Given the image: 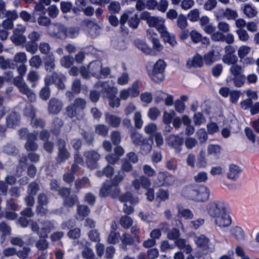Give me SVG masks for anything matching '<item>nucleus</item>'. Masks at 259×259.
I'll use <instances>...</instances> for the list:
<instances>
[{
	"label": "nucleus",
	"instance_id": "1",
	"mask_svg": "<svg viewBox=\"0 0 259 259\" xmlns=\"http://www.w3.org/2000/svg\"><path fill=\"white\" fill-rule=\"evenodd\" d=\"M141 19L146 21L149 27H155L164 41L168 43L170 46L174 47L177 44L176 37L173 33L168 31L164 25V19L151 16L147 11L143 12L141 16Z\"/></svg>",
	"mask_w": 259,
	"mask_h": 259
},
{
	"label": "nucleus",
	"instance_id": "2",
	"mask_svg": "<svg viewBox=\"0 0 259 259\" xmlns=\"http://www.w3.org/2000/svg\"><path fill=\"white\" fill-rule=\"evenodd\" d=\"M31 230L37 233L40 238H47L49 234L55 229L54 224L49 221H30Z\"/></svg>",
	"mask_w": 259,
	"mask_h": 259
},
{
	"label": "nucleus",
	"instance_id": "3",
	"mask_svg": "<svg viewBox=\"0 0 259 259\" xmlns=\"http://www.w3.org/2000/svg\"><path fill=\"white\" fill-rule=\"evenodd\" d=\"M209 193V189L204 186L191 187L186 190V195L189 198L199 202L207 200Z\"/></svg>",
	"mask_w": 259,
	"mask_h": 259
},
{
	"label": "nucleus",
	"instance_id": "4",
	"mask_svg": "<svg viewBox=\"0 0 259 259\" xmlns=\"http://www.w3.org/2000/svg\"><path fill=\"white\" fill-rule=\"evenodd\" d=\"M166 63L162 59H159L153 65L151 70L148 71L150 78L156 83H159L164 79V71Z\"/></svg>",
	"mask_w": 259,
	"mask_h": 259
},
{
	"label": "nucleus",
	"instance_id": "5",
	"mask_svg": "<svg viewBox=\"0 0 259 259\" xmlns=\"http://www.w3.org/2000/svg\"><path fill=\"white\" fill-rule=\"evenodd\" d=\"M227 204L222 201L217 200L208 203L205 207L207 214L214 219L227 210Z\"/></svg>",
	"mask_w": 259,
	"mask_h": 259
},
{
	"label": "nucleus",
	"instance_id": "6",
	"mask_svg": "<svg viewBox=\"0 0 259 259\" xmlns=\"http://www.w3.org/2000/svg\"><path fill=\"white\" fill-rule=\"evenodd\" d=\"M119 200L124 203L123 211L130 214L134 211V208L132 205H128L127 203L130 202L131 204L134 205L138 203V198L134 197L130 192H126L119 196Z\"/></svg>",
	"mask_w": 259,
	"mask_h": 259
},
{
	"label": "nucleus",
	"instance_id": "7",
	"mask_svg": "<svg viewBox=\"0 0 259 259\" xmlns=\"http://www.w3.org/2000/svg\"><path fill=\"white\" fill-rule=\"evenodd\" d=\"M14 83L18 88L19 92L26 95L30 101L32 102L35 100V94L24 81L21 77H16L14 79Z\"/></svg>",
	"mask_w": 259,
	"mask_h": 259
},
{
	"label": "nucleus",
	"instance_id": "8",
	"mask_svg": "<svg viewBox=\"0 0 259 259\" xmlns=\"http://www.w3.org/2000/svg\"><path fill=\"white\" fill-rule=\"evenodd\" d=\"M194 241L197 246L203 250L207 251L209 252H213L215 251L214 246L210 244L209 239L204 235L195 236Z\"/></svg>",
	"mask_w": 259,
	"mask_h": 259
},
{
	"label": "nucleus",
	"instance_id": "9",
	"mask_svg": "<svg viewBox=\"0 0 259 259\" xmlns=\"http://www.w3.org/2000/svg\"><path fill=\"white\" fill-rule=\"evenodd\" d=\"M95 87L98 88H101L102 91L106 94V97L115 96L118 93L117 88L114 86V83L112 80L99 81L95 84Z\"/></svg>",
	"mask_w": 259,
	"mask_h": 259
},
{
	"label": "nucleus",
	"instance_id": "10",
	"mask_svg": "<svg viewBox=\"0 0 259 259\" xmlns=\"http://www.w3.org/2000/svg\"><path fill=\"white\" fill-rule=\"evenodd\" d=\"M120 193V189L118 187L112 186V184L109 182L103 183L100 190L99 195L102 197H106L110 196L112 198H116Z\"/></svg>",
	"mask_w": 259,
	"mask_h": 259
},
{
	"label": "nucleus",
	"instance_id": "11",
	"mask_svg": "<svg viewBox=\"0 0 259 259\" xmlns=\"http://www.w3.org/2000/svg\"><path fill=\"white\" fill-rule=\"evenodd\" d=\"M213 222L216 227L220 229H224L229 227L232 223L231 217L225 211L221 215L213 219Z\"/></svg>",
	"mask_w": 259,
	"mask_h": 259
},
{
	"label": "nucleus",
	"instance_id": "12",
	"mask_svg": "<svg viewBox=\"0 0 259 259\" xmlns=\"http://www.w3.org/2000/svg\"><path fill=\"white\" fill-rule=\"evenodd\" d=\"M65 80V77L64 75L54 72L52 75H48L45 78V82L46 85H49L54 83L59 89H63L65 88V84L63 83V81Z\"/></svg>",
	"mask_w": 259,
	"mask_h": 259
},
{
	"label": "nucleus",
	"instance_id": "13",
	"mask_svg": "<svg viewBox=\"0 0 259 259\" xmlns=\"http://www.w3.org/2000/svg\"><path fill=\"white\" fill-rule=\"evenodd\" d=\"M235 50L231 46H227L225 48V55L223 56V62L227 65H232L237 63L238 58L234 54Z\"/></svg>",
	"mask_w": 259,
	"mask_h": 259
},
{
	"label": "nucleus",
	"instance_id": "14",
	"mask_svg": "<svg viewBox=\"0 0 259 259\" xmlns=\"http://www.w3.org/2000/svg\"><path fill=\"white\" fill-rule=\"evenodd\" d=\"M86 163L88 167L95 169L98 167L97 161L100 159V154L95 151H89L84 153Z\"/></svg>",
	"mask_w": 259,
	"mask_h": 259
},
{
	"label": "nucleus",
	"instance_id": "15",
	"mask_svg": "<svg viewBox=\"0 0 259 259\" xmlns=\"http://www.w3.org/2000/svg\"><path fill=\"white\" fill-rule=\"evenodd\" d=\"M157 184L159 186H167L172 185L175 182V178L165 172H159L157 176Z\"/></svg>",
	"mask_w": 259,
	"mask_h": 259
},
{
	"label": "nucleus",
	"instance_id": "16",
	"mask_svg": "<svg viewBox=\"0 0 259 259\" xmlns=\"http://www.w3.org/2000/svg\"><path fill=\"white\" fill-rule=\"evenodd\" d=\"M151 184L150 180L145 176H141L132 182V185L136 190H138L141 188L145 189H148Z\"/></svg>",
	"mask_w": 259,
	"mask_h": 259
},
{
	"label": "nucleus",
	"instance_id": "17",
	"mask_svg": "<svg viewBox=\"0 0 259 259\" xmlns=\"http://www.w3.org/2000/svg\"><path fill=\"white\" fill-rule=\"evenodd\" d=\"M65 142L60 140L58 142V162L61 163L67 160L70 157V154L65 148Z\"/></svg>",
	"mask_w": 259,
	"mask_h": 259
},
{
	"label": "nucleus",
	"instance_id": "18",
	"mask_svg": "<svg viewBox=\"0 0 259 259\" xmlns=\"http://www.w3.org/2000/svg\"><path fill=\"white\" fill-rule=\"evenodd\" d=\"M241 171L240 167L234 164L229 165L227 172V178L232 181H236Z\"/></svg>",
	"mask_w": 259,
	"mask_h": 259
},
{
	"label": "nucleus",
	"instance_id": "19",
	"mask_svg": "<svg viewBox=\"0 0 259 259\" xmlns=\"http://www.w3.org/2000/svg\"><path fill=\"white\" fill-rule=\"evenodd\" d=\"M230 233L231 236L237 241H241L245 239V232L240 226L237 225L232 226L230 229Z\"/></svg>",
	"mask_w": 259,
	"mask_h": 259
},
{
	"label": "nucleus",
	"instance_id": "20",
	"mask_svg": "<svg viewBox=\"0 0 259 259\" xmlns=\"http://www.w3.org/2000/svg\"><path fill=\"white\" fill-rule=\"evenodd\" d=\"M63 103L62 101L56 98H52L49 102V112L52 114H57L61 111Z\"/></svg>",
	"mask_w": 259,
	"mask_h": 259
},
{
	"label": "nucleus",
	"instance_id": "21",
	"mask_svg": "<svg viewBox=\"0 0 259 259\" xmlns=\"http://www.w3.org/2000/svg\"><path fill=\"white\" fill-rule=\"evenodd\" d=\"M105 120L106 123L113 127H118L121 122V118L119 117L109 113L105 114Z\"/></svg>",
	"mask_w": 259,
	"mask_h": 259
},
{
	"label": "nucleus",
	"instance_id": "22",
	"mask_svg": "<svg viewBox=\"0 0 259 259\" xmlns=\"http://www.w3.org/2000/svg\"><path fill=\"white\" fill-rule=\"evenodd\" d=\"M48 199L47 196L43 193L40 194L38 196V205L37 207V211L41 214H46L47 212V209L44 207L48 203Z\"/></svg>",
	"mask_w": 259,
	"mask_h": 259
},
{
	"label": "nucleus",
	"instance_id": "23",
	"mask_svg": "<svg viewBox=\"0 0 259 259\" xmlns=\"http://www.w3.org/2000/svg\"><path fill=\"white\" fill-rule=\"evenodd\" d=\"M101 67L102 63L100 61L91 62L89 65L90 74L97 78H100Z\"/></svg>",
	"mask_w": 259,
	"mask_h": 259
},
{
	"label": "nucleus",
	"instance_id": "24",
	"mask_svg": "<svg viewBox=\"0 0 259 259\" xmlns=\"http://www.w3.org/2000/svg\"><path fill=\"white\" fill-rule=\"evenodd\" d=\"M175 243L179 249L184 250L187 254H190L193 251L191 245L187 243L185 239L180 238L175 241Z\"/></svg>",
	"mask_w": 259,
	"mask_h": 259
},
{
	"label": "nucleus",
	"instance_id": "25",
	"mask_svg": "<svg viewBox=\"0 0 259 259\" xmlns=\"http://www.w3.org/2000/svg\"><path fill=\"white\" fill-rule=\"evenodd\" d=\"M36 139L35 134L31 133L28 135L27 141L25 145V147L27 151H35L37 149L38 145L34 142Z\"/></svg>",
	"mask_w": 259,
	"mask_h": 259
},
{
	"label": "nucleus",
	"instance_id": "26",
	"mask_svg": "<svg viewBox=\"0 0 259 259\" xmlns=\"http://www.w3.org/2000/svg\"><path fill=\"white\" fill-rule=\"evenodd\" d=\"M167 144L176 149H178L183 144V139L180 137L171 135L166 140Z\"/></svg>",
	"mask_w": 259,
	"mask_h": 259
},
{
	"label": "nucleus",
	"instance_id": "27",
	"mask_svg": "<svg viewBox=\"0 0 259 259\" xmlns=\"http://www.w3.org/2000/svg\"><path fill=\"white\" fill-rule=\"evenodd\" d=\"M44 65L47 71L52 72L55 67V59L53 53H51L44 58Z\"/></svg>",
	"mask_w": 259,
	"mask_h": 259
},
{
	"label": "nucleus",
	"instance_id": "28",
	"mask_svg": "<svg viewBox=\"0 0 259 259\" xmlns=\"http://www.w3.org/2000/svg\"><path fill=\"white\" fill-rule=\"evenodd\" d=\"M116 225L115 224H113L112 225V230L110 232L108 239L107 242L109 244H115L119 242V240H120V233L115 231Z\"/></svg>",
	"mask_w": 259,
	"mask_h": 259
},
{
	"label": "nucleus",
	"instance_id": "29",
	"mask_svg": "<svg viewBox=\"0 0 259 259\" xmlns=\"http://www.w3.org/2000/svg\"><path fill=\"white\" fill-rule=\"evenodd\" d=\"M131 138L132 142L135 146H140L147 139L139 133L133 131L131 133Z\"/></svg>",
	"mask_w": 259,
	"mask_h": 259
},
{
	"label": "nucleus",
	"instance_id": "30",
	"mask_svg": "<svg viewBox=\"0 0 259 259\" xmlns=\"http://www.w3.org/2000/svg\"><path fill=\"white\" fill-rule=\"evenodd\" d=\"M135 44L137 47L144 53L153 56L156 55V53L153 51L152 49L149 47L144 42L141 40H137L135 42Z\"/></svg>",
	"mask_w": 259,
	"mask_h": 259
},
{
	"label": "nucleus",
	"instance_id": "31",
	"mask_svg": "<svg viewBox=\"0 0 259 259\" xmlns=\"http://www.w3.org/2000/svg\"><path fill=\"white\" fill-rule=\"evenodd\" d=\"M244 14L248 18H251L255 17L257 14V11L256 8L252 5L248 4H245L243 9Z\"/></svg>",
	"mask_w": 259,
	"mask_h": 259
},
{
	"label": "nucleus",
	"instance_id": "32",
	"mask_svg": "<svg viewBox=\"0 0 259 259\" xmlns=\"http://www.w3.org/2000/svg\"><path fill=\"white\" fill-rule=\"evenodd\" d=\"M177 208L178 217L189 220L193 218V214L190 210L183 207L181 205H178Z\"/></svg>",
	"mask_w": 259,
	"mask_h": 259
},
{
	"label": "nucleus",
	"instance_id": "33",
	"mask_svg": "<svg viewBox=\"0 0 259 259\" xmlns=\"http://www.w3.org/2000/svg\"><path fill=\"white\" fill-rule=\"evenodd\" d=\"M244 75H241L239 76L231 77H228L226 81L228 83H230L232 81H233L234 85L237 88L241 87L244 83Z\"/></svg>",
	"mask_w": 259,
	"mask_h": 259
},
{
	"label": "nucleus",
	"instance_id": "34",
	"mask_svg": "<svg viewBox=\"0 0 259 259\" xmlns=\"http://www.w3.org/2000/svg\"><path fill=\"white\" fill-rule=\"evenodd\" d=\"M203 64L202 57L198 54L195 55L187 62V66L189 67H200Z\"/></svg>",
	"mask_w": 259,
	"mask_h": 259
},
{
	"label": "nucleus",
	"instance_id": "35",
	"mask_svg": "<svg viewBox=\"0 0 259 259\" xmlns=\"http://www.w3.org/2000/svg\"><path fill=\"white\" fill-rule=\"evenodd\" d=\"M19 115L15 113H11L6 119L8 126L14 127L18 124L19 121Z\"/></svg>",
	"mask_w": 259,
	"mask_h": 259
},
{
	"label": "nucleus",
	"instance_id": "36",
	"mask_svg": "<svg viewBox=\"0 0 259 259\" xmlns=\"http://www.w3.org/2000/svg\"><path fill=\"white\" fill-rule=\"evenodd\" d=\"M218 54V53H215L214 51L208 52L203 57L205 63L207 65H210L219 59Z\"/></svg>",
	"mask_w": 259,
	"mask_h": 259
},
{
	"label": "nucleus",
	"instance_id": "37",
	"mask_svg": "<svg viewBox=\"0 0 259 259\" xmlns=\"http://www.w3.org/2000/svg\"><path fill=\"white\" fill-rule=\"evenodd\" d=\"M126 89L128 91L131 98H136L140 94L139 85L137 81L133 82L131 87Z\"/></svg>",
	"mask_w": 259,
	"mask_h": 259
},
{
	"label": "nucleus",
	"instance_id": "38",
	"mask_svg": "<svg viewBox=\"0 0 259 259\" xmlns=\"http://www.w3.org/2000/svg\"><path fill=\"white\" fill-rule=\"evenodd\" d=\"M208 164L207 159L205 155V151L201 150L197 156L196 166L198 168H205Z\"/></svg>",
	"mask_w": 259,
	"mask_h": 259
},
{
	"label": "nucleus",
	"instance_id": "39",
	"mask_svg": "<svg viewBox=\"0 0 259 259\" xmlns=\"http://www.w3.org/2000/svg\"><path fill=\"white\" fill-rule=\"evenodd\" d=\"M66 112L68 116L73 118L79 115L82 112L79 109L76 108V106L71 104L66 108Z\"/></svg>",
	"mask_w": 259,
	"mask_h": 259
},
{
	"label": "nucleus",
	"instance_id": "40",
	"mask_svg": "<svg viewBox=\"0 0 259 259\" xmlns=\"http://www.w3.org/2000/svg\"><path fill=\"white\" fill-rule=\"evenodd\" d=\"M90 212V209L87 206L79 205L77 206V219L82 220L83 218L87 216Z\"/></svg>",
	"mask_w": 259,
	"mask_h": 259
},
{
	"label": "nucleus",
	"instance_id": "41",
	"mask_svg": "<svg viewBox=\"0 0 259 259\" xmlns=\"http://www.w3.org/2000/svg\"><path fill=\"white\" fill-rule=\"evenodd\" d=\"M153 144V140L152 139L148 138L141 144V150L143 154H147L149 153L152 149V145Z\"/></svg>",
	"mask_w": 259,
	"mask_h": 259
},
{
	"label": "nucleus",
	"instance_id": "42",
	"mask_svg": "<svg viewBox=\"0 0 259 259\" xmlns=\"http://www.w3.org/2000/svg\"><path fill=\"white\" fill-rule=\"evenodd\" d=\"M251 48L247 45H242L237 50V54L240 60H242L246 57L251 52Z\"/></svg>",
	"mask_w": 259,
	"mask_h": 259
},
{
	"label": "nucleus",
	"instance_id": "43",
	"mask_svg": "<svg viewBox=\"0 0 259 259\" xmlns=\"http://www.w3.org/2000/svg\"><path fill=\"white\" fill-rule=\"evenodd\" d=\"M13 61L16 64L20 65L25 64L27 61V56L24 52H19L16 53L13 58Z\"/></svg>",
	"mask_w": 259,
	"mask_h": 259
},
{
	"label": "nucleus",
	"instance_id": "44",
	"mask_svg": "<svg viewBox=\"0 0 259 259\" xmlns=\"http://www.w3.org/2000/svg\"><path fill=\"white\" fill-rule=\"evenodd\" d=\"M11 40L16 45H20L26 41V37L23 34L14 33L11 37Z\"/></svg>",
	"mask_w": 259,
	"mask_h": 259
},
{
	"label": "nucleus",
	"instance_id": "45",
	"mask_svg": "<svg viewBox=\"0 0 259 259\" xmlns=\"http://www.w3.org/2000/svg\"><path fill=\"white\" fill-rule=\"evenodd\" d=\"M108 131V127L104 124H99L95 126V133L103 137H106L107 135Z\"/></svg>",
	"mask_w": 259,
	"mask_h": 259
},
{
	"label": "nucleus",
	"instance_id": "46",
	"mask_svg": "<svg viewBox=\"0 0 259 259\" xmlns=\"http://www.w3.org/2000/svg\"><path fill=\"white\" fill-rule=\"evenodd\" d=\"M223 15L228 20H234L238 17L237 11L230 8H227L225 10Z\"/></svg>",
	"mask_w": 259,
	"mask_h": 259
},
{
	"label": "nucleus",
	"instance_id": "47",
	"mask_svg": "<svg viewBox=\"0 0 259 259\" xmlns=\"http://www.w3.org/2000/svg\"><path fill=\"white\" fill-rule=\"evenodd\" d=\"M230 72L233 76H239L243 75V69L241 65L235 63L230 67Z\"/></svg>",
	"mask_w": 259,
	"mask_h": 259
},
{
	"label": "nucleus",
	"instance_id": "48",
	"mask_svg": "<svg viewBox=\"0 0 259 259\" xmlns=\"http://www.w3.org/2000/svg\"><path fill=\"white\" fill-rule=\"evenodd\" d=\"M221 152V147L218 145L211 144L207 147V153L208 155L214 156L219 155Z\"/></svg>",
	"mask_w": 259,
	"mask_h": 259
},
{
	"label": "nucleus",
	"instance_id": "49",
	"mask_svg": "<svg viewBox=\"0 0 259 259\" xmlns=\"http://www.w3.org/2000/svg\"><path fill=\"white\" fill-rule=\"evenodd\" d=\"M88 30L91 33L92 35H94V33H99L100 30V27L95 22L92 21H87L85 22Z\"/></svg>",
	"mask_w": 259,
	"mask_h": 259
},
{
	"label": "nucleus",
	"instance_id": "50",
	"mask_svg": "<svg viewBox=\"0 0 259 259\" xmlns=\"http://www.w3.org/2000/svg\"><path fill=\"white\" fill-rule=\"evenodd\" d=\"M130 80V75L126 71L123 72L117 79V83L120 85L128 84Z\"/></svg>",
	"mask_w": 259,
	"mask_h": 259
},
{
	"label": "nucleus",
	"instance_id": "51",
	"mask_svg": "<svg viewBox=\"0 0 259 259\" xmlns=\"http://www.w3.org/2000/svg\"><path fill=\"white\" fill-rule=\"evenodd\" d=\"M79 28L77 27H66V37L73 38L77 37L79 34Z\"/></svg>",
	"mask_w": 259,
	"mask_h": 259
},
{
	"label": "nucleus",
	"instance_id": "52",
	"mask_svg": "<svg viewBox=\"0 0 259 259\" xmlns=\"http://www.w3.org/2000/svg\"><path fill=\"white\" fill-rule=\"evenodd\" d=\"M236 33L240 41L247 42L249 40V35L246 30L244 29H237Z\"/></svg>",
	"mask_w": 259,
	"mask_h": 259
},
{
	"label": "nucleus",
	"instance_id": "53",
	"mask_svg": "<svg viewBox=\"0 0 259 259\" xmlns=\"http://www.w3.org/2000/svg\"><path fill=\"white\" fill-rule=\"evenodd\" d=\"M177 26L181 29H185L188 26V22L186 16L183 14L180 15L177 20Z\"/></svg>",
	"mask_w": 259,
	"mask_h": 259
},
{
	"label": "nucleus",
	"instance_id": "54",
	"mask_svg": "<svg viewBox=\"0 0 259 259\" xmlns=\"http://www.w3.org/2000/svg\"><path fill=\"white\" fill-rule=\"evenodd\" d=\"M134 121L135 126L137 128L140 129L142 127L143 121L141 112L137 111L134 113Z\"/></svg>",
	"mask_w": 259,
	"mask_h": 259
},
{
	"label": "nucleus",
	"instance_id": "55",
	"mask_svg": "<svg viewBox=\"0 0 259 259\" xmlns=\"http://www.w3.org/2000/svg\"><path fill=\"white\" fill-rule=\"evenodd\" d=\"M133 220L127 215H123L120 219V224L125 229H128L132 225Z\"/></svg>",
	"mask_w": 259,
	"mask_h": 259
},
{
	"label": "nucleus",
	"instance_id": "56",
	"mask_svg": "<svg viewBox=\"0 0 259 259\" xmlns=\"http://www.w3.org/2000/svg\"><path fill=\"white\" fill-rule=\"evenodd\" d=\"M29 65L35 68H38L42 64V60L38 55L33 56L29 61Z\"/></svg>",
	"mask_w": 259,
	"mask_h": 259
},
{
	"label": "nucleus",
	"instance_id": "57",
	"mask_svg": "<svg viewBox=\"0 0 259 259\" xmlns=\"http://www.w3.org/2000/svg\"><path fill=\"white\" fill-rule=\"evenodd\" d=\"M193 120L195 125H200L206 122L205 117L200 112H197L194 115Z\"/></svg>",
	"mask_w": 259,
	"mask_h": 259
},
{
	"label": "nucleus",
	"instance_id": "58",
	"mask_svg": "<svg viewBox=\"0 0 259 259\" xmlns=\"http://www.w3.org/2000/svg\"><path fill=\"white\" fill-rule=\"evenodd\" d=\"M120 240L122 244L124 245H132L134 243L133 237L130 234L125 233L120 236Z\"/></svg>",
	"mask_w": 259,
	"mask_h": 259
},
{
	"label": "nucleus",
	"instance_id": "59",
	"mask_svg": "<svg viewBox=\"0 0 259 259\" xmlns=\"http://www.w3.org/2000/svg\"><path fill=\"white\" fill-rule=\"evenodd\" d=\"M72 104H73V106H76V108L79 109L81 112H82L86 107L87 102L84 99L77 98L75 99Z\"/></svg>",
	"mask_w": 259,
	"mask_h": 259
},
{
	"label": "nucleus",
	"instance_id": "60",
	"mask_svg": "<svg viewBox=\"0 0 259 259\" xmlns=\"http://www.w3.org/2000/svg\"><path fill=\"white\" fill-rule=\"evenodd\" d=\"M175 115L176 113L174 111H171L169 112L166 111L164 112L162 116L163 122L166 124H169L171 122L172 119L174 118Z\"/></svg>",
	"mask_w": 259,
	"mask_h": 259
},
{
	"label": "nucleus",
	"instance_id": "61",
	"mask_svg": "<svg viewBox=\"0 0 259 259\" xmlns=\"http://www.w3.org/2000/svg\"><path fill=\"white\" fill-rule=\"evenodd\" d=\"M207 179V174L205 171H200L194 177V180L197 183L205 182Z\"/></svg>",
	"mask_w": 259,
	"mask_h": 259
},
{
	"label": "nucleus",
	"instance_id": "62",
	"mask_svg": "<svg viewBox=\"0 0 259 259\" xmlns=\"http://www.w3.org/2000/svg\"><path fill=\"white\" fill-rule=\"evenodd\" d=\"M200 12L198 9H194L191 10L188 14V18L191 22H196L199 18Z\"/></svg>",
	"mask_w": 259,
	"mask_h": 259
},
{
	"label": "nucleus",
	"instance_id": "63",
	"mask_svg": "<svg viewBox=\"0 0 259 259\" xmlns=\"http://www.w3.org/2000/svg\"><path fill=\"white\" fill-rule=\"evenodd\" d=\"M206 127L207 133L209 135H213L219 131V126L216 123L213 122H208L207 124Z\"/></svg>",
	"mask_w": 259,
	"mask_h": 259
},
{
	"label": "nucleus",
	"instance_id": "64",
	"mask_svg": "<svg viewBox=\"0 0 259 259\" xmlns=\"http://www.w3.org/2000/svg\"><path fill=\"white\" fill-rule=\"evenodd\" d=\"M218 29L223 33H228L230 31V26L226 22L219 21L217 24Z\"/></svg>",
	"mask_w": 259,
	"mask_h": 259
}]
</instances>
